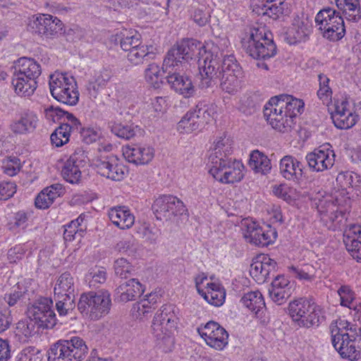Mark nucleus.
I'll return each mask as SVG.
<instances>
[{
	"label": "nucleus",
	"instance_id": "obj_21",
	"mask_svg": "<svg viewBox=\"0 0 361 361\" xmlns=\"http://www.w3.org/2000/svg\"><path fill=\"white\" fill-rule=\"evenodd\" d=\"M331 118L335 126L340 129H349L357 122V115L353 112V100H338L334 104Z\"/></svg>",
	"mask_w": 361,
	"mask_h": 361
},
{
	"label": "nucleus",
	"instance_id": "obj_57",
	"mask_svg": "<svg viewBox=\"0 0 361 361\" xmlns=\"http://www.w3.org/2000/svg\"><path fill=\"white\" fill-rule=\"evenodd\" d=\"M106 273L103 268H94L89 271L85 276L90 287H97L99 284L106 281Z\"/></svg>",
	"mask_w": 361,
	"mask_h": 361
},
{
	"label": "nucleus",
	"instance_id": "obj_20",
	"mask_svg": "<svg viewBox=\"0 0 361 361\" xmlns=\"http://www.w3.org/2000/svg\"><path fill=\"white\" fill-rule=\"evenodd\" d=\"M306 161L312 171L322 172L331 169L335 161V154L326 143L306 155Z\"/></svg>",
	"mask_w": 361,
	"mask_h": 361
},
{
	"label": "nucleus",
	"instance_id": "obj_48",
	"mask_svg": "<svg viewBox=\"0 0 361 361\" xmlns=\"http://www.w3.org/2000/svg\"><path fill=\"white\" fill-rule=\"evenodd\" d=\"M290 270L293 275L300 280L312 281L316 277L317 269L312 264H305L301 267H291Z\"/></svg>",
	"mask_w": 361,
	"mask_h": 361
},
{
	"label": "nucleus",
	"instance_id": "obj_27",
	"mask_svg": "<svg viewBox=\"0 0 361 361\" xmlns=\"http://www.w3.org/2000/svg\"><path fill=\"white\" fill-rule=\"evenodd\" d=\"M293 285L283 275L276 276L269 288L271 300L279 305L285 303L293 292Z\"/></svg>",
	"mask_w": 361,
	"mask_h": 361
},
{
	"label": "nucleus",
	"instance_id": "obj_32",
	"mask_svg": "<svg viewBox=\"0 0 361 361\" xmlns=\"http://www.w3.org/2000/svg\"><path fill=\"white\" fill-rule=\"evenodd\" d=\"M109 217L114 225L120 229H128L135 223V216L126 207H114L109 210Z\"/></svg>",
	"mask_w": 361,
	"mask_h": 361
},
{
	"label": "nucleus",
	"instance_id": "obj_63",
	"mask_svg": "<svg viewBox=\"0 0 361 361\" xmlns=\"http://www.w3.org/2000/svg\"><path fill=\"white\" fill-rule=\"evenodd\" d=\"M20 161L17 157H9L3 162L4 172L9 176L16 175L20 170Z\"/></svg>",
	"mask_w": 361,
	"mask_h": 361
},
{
	"label": "nucleus",
	"instance_id": "obj_62",
	"mask_svg": "<svg viewBox=\"0 0 361 361\" xmlns=\"http://www.w3.org/2000/svg\"><path fill=\"white\" fill-rule=\"evenodd\" d=\"M147 303V302L141 300L133 305L131 309V313L135 319L143 320L149 317L152 312V307L147 306L146 305Z\"/></svg>",
	"mask_w": 361,
	"mask_h": 361
},
{
	"label": "nucleus",
	"instance_id": "obj_61",
	"mask_svg": "<svg viewBox=\"0 0 361 361\" xmlns=\"http://www.w3.org/2000/svg\"><path fill=\"white\" fill-rule=\"evenodd\" d=\"M115 274L121 278H127L134 271L132 264L125 258H118L114 262Z\"/></svg>",
	"mask_w": 361,
	"mask_h": 361
},
{
	"label": "nucleus",
	"instance_id": "obj_12",
	"mask_svg": "<svg viewBox=\"0 0 361 361\" xmlns=\"http://www.w3.org/2000/svg\"><path fill=\"white\" fill-rule=\"evenodd\" d=\"M284 104L280 101V97H271L264 107V116L268 123L281 133L290 130L293 125V119L283 109Z\"/></svg>",
	"mask_w": 361,
	"mask_h": 361
},
{
	"label": "nucleus",
	"instance_id": "obj_30",
	"mask_svg": "<svg viewBox=\"0 0 361 361\" xmlns=\"http://www.w3.org/2000/svg\"><path fill=\"white\" fill-rule=\"evenodd\" d=\"M42 73L40 64L35 59L27 57L19 59L15 65L14 75L37 80Z\"/></svg>",
	"mask_w": 361,
	"mask_h": 361
},
{
	"label": "nucleus",
	"instance_id": "obj_35",
	"mask_svg": "<svg viewBox=\"0 0 361 361\" xmlns=\"http://www.w3.org/2000/svg\"><path fill=\"white\" fill-rule=\"evenodd\" d=\"M276 262L268 257H263L262 260H257L250 266V274L257 281H265L271 270L274 269Z\"/></svg>",
	"mask_w": 361,
	"mask_h": 361
},
{
	"label": "nucleus",
	"instance_id": "obj_34",
	"mask_svg": "<svg viewBox=\"0 0 361 361\" xmlns=\"http://www.w3.org/2000/svg\"><path fill=\"white\" fill-rule=\"evenodd\" d=\"M337 8L344 18L353 23L361 20V6L360 0H335Z\"/></svg>",
	"mask_w": 361,
	"mask_h": 361
},
{
	"label": "nucleus",
	"instance_id": "obj_54",
	"mask_svg": "<svg viewBox=\"0 0 361 361\" xmlns=\"http://www.w3.org/2000/svg\"><path fill=\"white\" fill-rule=\"evenodd\" d=\"M337 292L340 297L341 305L353 310L354 305L360 300L355 299V294L353 290L348 286H341Z\"/></svg>",
	"mask_w": 361,
	"mask_h": 361
},
{
	"label": "nucleus",
	"instance_id": "obj_19",
	"mask_svg": "<svg viewBox=\"0 0 361 361\" xmlns=\"http://www.w3.org/2000/svg\"><path fill=\"white\" fill-rule=\"evenodd\" d=\"M197 331L206 343L212 348L221 350L228 345V334L217 322L210 321L204 326L198 327Z\"/></svg>",
	"mask_w": 361,
	"mask_h": 361
},
{
	"label": "nucleus",
	"instance_id": "obj_23",
	"mask_svg": "<svg viewBox=\"0 0 361 361\" xmlns=\"http://www.w3.org/2000/svg\"><path fill=\"white\" fill-rule=\"evenodd\" d=\"M94 166L99 174L115 181L123 180L128 172L126 166L113 157L98 159Z\"/></svg>",
	"mask_w": 361,
	"mask_h": 361
},
{
	"label": "nucleus",
	"instance_id": "obj_22",
	"mask_svg": "<svg viewBox=\"0 0 361 361\" xmlns=\"http://www.w3.org/2000/svg\"><path fill=\"white\" fill-rule=\"evenodd\" d=\"M85 152L80 148L76 149L70 156L62 169L63 177L67 182L72 184L80 182L82 177L81 169L85 165Z\"/></svg>",
	"mask_w": 361,
	"mask_h": 361
},
{
	"label": "nucleus",
	"instance_id": "obj_53",
	"mask_svg": "<svg viewBox=\"0 0 361 361\" xmlns=\"http://www.w3.org/2000/svg\"><path fill=\"white\" fill-rule=\"evenodd\" d=\"M146 81L154 88L159 87L161 82L162 73L159 66L154 63H150L145 71Z\"/></svg>",
	"mask_w": 361,
	"mask_h": 361
},
{
	"label": "nucleus",
	"instance_id": "obj_28",
	"mask_svg": "<svg viewBox=\"0 0 361 361\" xmlns=\"http://www.w3.org/2000/svg\"><path fill=\"white\" fill-rule=\"evenodd\" d=\"M286 5L285 0H254L253 11L259 16L276 18L283 13Z\"/></svg>",
	"mask_w": 361,
	"mask_h": 361
},
{
	"label": "nucleus",
	"instance_id": "obj_51",
	"mask_svg": "<svg viewBox=\"0 0 361 361\" xmlns=\"http://www.w3.org/2000/svg\"><path fill=\"white\" fill-rule=\"evenodd\" d=\"M137 233L150 243H157L161 235L160 229L154 226H151L146 223H144L137 227Z\"/></svg>",
	"mask_w": 361,
	"mask_h": 361
},
{
	"label": "nucleus",
	"instance_id": "obj_42",
	"mask_svg": "<svg viewBox=\"0 0 361 361\" xmlns=\"http://www.w3.org/2000/svg\"><path fill=\"white\" fill-rule=\"evenodd\" d=\"M249 166L255 172L262 174L268 173L271 168L268 157L258 150H255L251 153Z\"/></svg>",
	"mask_w": 361,
	"mask_h": 361
},
{
	"label": "nucleus",
	"instance_id": "obj_1",
	"mask_svg": "<svg viewBox=\"0 0 361 361\" xmlns=\"http://www.w3.org/2000/svg\"><path fill=\"white\" fill-rule=\"evenodd\" d=\"M219 47L212 44L204 46L201 42L194 39H183L176 46L172 47L166 54L162 68L164 71H170L176 66H187V61L194 57H198V66L201 75L209 76L211 79L214 74V65L216 64L214 54Z\"/></svg>",
	"mask_w": 361,
	"mask_h": 361
},
{
	"label": "nucleus",
	"instance_id": "obj_3",
	"mask_svg": "<svg viewBox=\"0 0 361 361\" xmlns=\"http://www.w3.org/2000/svg\"><path fill=\"white\" fill-rule=\"evenodd\" d=\"M178 318L172 305H164L156 312L151 326L157 346L162 351L172 350L174 345V331Z\"/></svg>",
	"mask_w": 361,
	"mask_h": 361
},
{
	"label": "nucleus",
	"instance_id": "obj_49",
	"mask_svg": "<svg viewBox=\"0 0 361 361\" xmlns=\"http://www.w3.org/2000/svg\"><path fill=\"white\" fill-rule=\"evenodd\" d=\"M56 300V308L59 316L63 317L71 312L75 307V296L63 295L54 297Z\"/></svg>",
	"mask_w": 361,
	"mask_h": 361
},
{
	"label": "nucleus",
	"instance_id": "obj_18",
	"mask_svg": "<svg viewBox=\"0 0 361 361\" xmlns=\"http://www.w3.org/2000/svg\"><path fill=\"white\" fill-rule=\"evenodd\" d=\"M29 27L32 32L38 35L51 38L63 28L62 22L56 17L49 14L34 16L30 21Z\"/></svg>",
	"mask_w": 361,
	"mask_h": 361
},
{
	"label": "nucleus",
	"instance_id": "obj_33",
	"mask_svg": "<svg viewBox=\"0 0 361 361\" xmlns=\"http://www.w3.org/2000/svg\"><path fill=\"white\" fill-rule=\"evenodd\" d=\"M233 142L226 135L220 136L214 142V146L209 157V166L214 165L216 159L225 161L228 159V156L232 153Z\"/></svg>",
	"mask_w": 361,
	"mask_h": 361
},
{
	"label": "nucleus",
	"instance_id": "obj_39",
	"mask_svg": "<svg viewBox=\"0 0 361 361\" xmlns=\"http://www.w3.org/2000/svg\"><path fill=\"white\" fill-rule=\"evenodd\" d=\"M154 55L152 46L142 44L128 52L126 57L132 65L137 66L153 59Z\"/></svg>",
	"mask_w": 361,
	"mask_h": 361
},
{
	"label": "nucleus",
	"instance_id": "obj_11",
	"mask_svg": "<svg viewBox=\"0 0 361 361\" xmlns=\"http://www.w3.org/2000/svg\"><path fill=\"white\" fill-rule=\"evenodd\" d=\"M212 105L198 103L193 111L187 112L178 122L177 129L181 133H191L202 129L214 119Z\"/></svg>",
	"mask_w": 361,
	"mask_h": 361
},
{
	"label": "nucleus",
	"instance_id": "obj_16",
	"mask_svg": "<svg viewBox=\"0 0 361 361\" xmlns=\"http://www.w3.org/2000/svg\"><path fill=\"white\" fill-rule=\"evenodd\" d=\"M242 226L245 240L255 245L267 246L276 239V231L269 226L264 228L256 222L245 219Z\"/></svg>",
	"mask_w": 361,
	"mask_h": 361
},
{
	"label": "nucleus",
	"instance_id": "obj_6",
	"mask_svg": "<svg viewBox=\"0 0 361 361\" xmlns=\"http://www.w3.org/2000/svg\"><path fill=\"white\" fill-rule=\"evenodd\" d=\"M88 353L85 341L78 336L59 340L48 350V361H82Z\"/></svg>",
	"mask_w": 361,
	"mask_h": 361
},
{
	"label": "nucleus",
	"instance_id": "obj_10",
	"mask_svg": "<svg viewBox=\"0 0 361 361\" xmlns=\"http://www.w3.org/2000/svg\"><path fill=\"white\" fill-rule=\"evenodd\" d=\"M315 23L319 26L324 38L336 42L345 34L344 20L340 11L326 7L319 11L315 17Z\"/></svg>",
	"mask_w": 361,
	"mask_h": 361
},
{
	"label": "nucleus",
	"instance_id": "obj_26",
	"mask_svg": "<svg viewBox=\"0 0 361 361\" xmlns=\"http://www.w3.org/2000/svg\"><path fill=\"white\" fill-rule=\"evenodd\" d=\"M123 155L130 163L144 165L150 162L154 156V149L146 145H132L123 147Z\"/></svg>",
	"mask_w": 361,
	"mask_h": 361
},
{
	"label": "nucleus",
	"instance_id": "obj_4",
	"mask_svg": "<svg viewBox=\"0 0 361 361\" xmlns=\"http://www.w3.org/2000/svg\"><path fill=\"white\" fill-rule=\"evenodd\" d=\"M264 27H252L242 38L243 49L255 59H267L276 54V47Z\"/></svg>",
	"mask_w": 361,
	"mask_h": 361
},
{
	"label": "nucleus",
	"instance_id": "obj_41",
	"mask_svg": "<svg viewBox=\"0 0 361 361\" xmlns=\"http://www.w3.org/2000/svg\"><path fill=\"white\" fill-rule=\"evenodd\" d=\"M120 45L126 52L142 45L140 35L135 30H123L120 32Z\"/></svg>",
	"mask_w": 361,
	"mask_h": 361
},
{
	"label": "nucleus",
	"instance_id": "obj_14",
	"mask_svg": "<svg viewBox=\"0 0 361 361\" xmlns=\"http://www.w3.org/2000/svg\"><path fill=\"white\" fill-rule=\"evenodd\" d=\"M214 165L209 166V173L218 181L228 184L241 180L243 177V164L231 158L221 161L216 159Z\"/></svg>",
	"mask_w": 361,
	"mask_h": 361
},
{
	"label": "nucleus",
	"instance_id": "obj_25",
	"mask_svg": "<svg viewBox=\"0 0 361 361\" xmlns=\"http://www.w3.org/2000/svg\"><path fill=\"white\" fill-rule=\"evenodd\" d=\"M312 31V25L307 18L296 16L285 32V40L290 44L305 42Z\"/></svg>",
	"mask_w": 361,
	"mask_h": 361
},
{
	"label": "nucleus",
	"instance_id": "obj_56",
	"mask_svg": "<svg viewBox=\"0 0 361 361\" xmlns=\"http://www.w3.org/2000/svg\"><path fill=\"white\" fill-rule=\"evenodd\" d=\"M317 207L323 217L327 216L331 221H336L339 215H343V212L338 211V207L332 201L321 202Z\"/></svg>",
	"mask_w": 361,
	"mask_h": 361
},
{
	"label": "nucleus",
	"instance_id": "obj_40",
	"mask_svg": "<svg viewBox=\"0 0 361 361\" xmlns=\"http://www.w3.org/2000/svg\"><path fill=\"white\" fill-rule=\"evenodd\" d=\"M200 295L208 303L219 307L224 302L226 292L219 283L214 282Z\"/></svg>",
	"mask_w": 361,
	"mask_h": 361
},
{
	"label": "nucleus",
	"instance_id": "obj_64",
	"mask_svg": "<svg viewBox=\"0 0 361 361\" xmlns=\"http://www.w3.org/2000/svg\"><path fill=\"white\" fill-rule=\"evenodd\" d=\"M191 17L197 25L202 27L209 22L210 15L206 8L202 6L201 8H194Z\"/></svg>",
	"mask_w": 361,
	"mask_h": 361
},
{
	"label": "nucleus",
	"instance_id": "obj_43",
	"mask_svg": "<svg viewBox=\"0 0 361 361\" xmlns=\"http://www.w3.org/2000/svg\"><path fill=\"white\" fill-rule=\"evenodd\" d=\"M279 97H280V101L284 104L283 109L293 120L304 111V102L302 100L288 94H281Z\"/></svg>",
	"mask_w": 361,
	"mask_h": 361
},
{
	"label": "nucleus",
	"instance_id": "obj_2",
	"mask_svg": "<svg viewBox=\"0 0 361 361\" xmlns=\"http://www.w3.org/2000/svg\"><path fill=\"white\" fill-rule=\"evenodd\" d=\"M331 343L334 348L343 358L352 361L357 360L360 357L359 334L348 321L338 319L334 321L329 326Z\"/></svg>",
	"mask_w": 361,
	"mask_h": 361
},
{
	"label": "nucleus",
	"instance_id": "obj_9",
	"mask_svg": "<svg viewBox=\"0 0 361 361\" xmlns=\"http://www.w3.org/2000/svg\"><path fill=\"white\" fill-rule=\"evenodd\" d=\"M213 59H215L216 62L214 67V74L212 78L205 75H201L199 87L201 89H208L213 87L219 78L228 77L232 75L241 78L243 77V70L235 57L233 55L224 56L222 51L219 50L214 54Z\"/></svg>",
	"mask_w": 361,
	"mask_h": 361
},
{
	"label": "nucleus",
	"instance_id": "obj_59",
	"mask_svg": "<svg viewBox=\"0 0 361 361\" xmlns=\"http://www.w3.org/2000/svg\"><path fill=\"white\" fill-rule=\"evenodd\" d=\"M70 137V132L67 130L66 126H60L51 135L50 140L52 145L56 147H61L68 142Z\"/></svg>",
	"mask_w": 361,
	"mask_h": 361
},
{
	"label": "nucleus",
	"instance_id": "obj_8",
	"mask_svg": "<svg viewBox=\"0 0 361 361\" xmlns=\"http://www.w3.org/2000/svg\"><path fill=\"white\" fill-rule=\"evenodd\" d=\"M49 84L52 97L58 102L70 106H74L78 102V85L72 75L55 72L50 75Z\"/></svg>",
	"mask_w": 361,
	"mask_h": 361
},
{
	"label": "nucleus",
	"instance_id": "obj_52",
	"mask_svg": "<svg viewBox=\"0 0 361 361\" xmlns=\"http://www.w3.org/2000/svg\"><path fill=\"white\" fill-rule=\"evenodd\" d=\"M39 327L37 323L29 316L27 319L17 323L16 329L18 334L28 338L37 334Z\"/></svg>",
	"mask_w": 361,
	"mask_h": 361
},
{
	"label": "nucleus",
	"instance_id": "obj_15",
	"mask_svg": "<svg viewBox=\"0 0 361 361\" xmlns=\"http://www.w3.org/2000/svg\"><path fill=\"white\" fill-rule=\"evenodd\" d=\"M152 209L157 219L170 220L187 212L183 202L173 195H163L154 202Z\"/></svg>",
	"mask_w": 361,
	"mask_h": 361
},
{
	"label": "nucleus",
	"instance_id": "obj_58",
	"mask_svg": "<svg viewBox=\"0 0 361 361\" xmlns=\"http://www.w3.org/2000/svg\"><path fill=\"white\" fill-rule=\"evenodd\" d=\"M77 221H71L68 224L64 226L63 238L66 241H72L75 239L79 240L83 236L85 231V227L78 228Z\"/></svg>",
	"mask_w": 361,
	"mask_h": 361
},
{
	"label": "nucleus",
	"instance_id": "obj_45",
	"mask_svg": "<svg viewBox=\"0 0 361 361\" xmlns=\"http://www.w3.org/2000/svg\"><path fill=\"white\" fill-rule=\"evenodd\" d=\"M110 80L107 71H102L94 75L87 85V90L90 97L96 98L99 92L104 89Z\"/></svg>",
	"mask_w": 361,
	"mask_h": 361
},
{
	"label": "nucleus",
	"instance_id": "obj_60",
	"mask_svg": "<svg viewBox=\"0 0 361 361\" xmlns=\"http://www.w3.org/2000/svg\"><path fill=\"white\" fill-rule=\"evenodd\" d=\"M42 352L32 346L24 348L18 355V361H42Z\"/></svg>",
	"mask_w": 361,
	"mask_h": 361
},
{
	"label": "nucleus",
	"instance_id": "obj_55",
	"mask_svg": "<svg viewBox=\"0 0 361 361\" xmlns=\"http://www.w3.org/2000/svg\"><path fill=\"white\" fill-rule=\"evenodd\" d=\"M343 243L345 246L350 243H361V225L350 224L347 226L343 233Z\"/></svg>",
	"mask_w": 361,
	"mask_h": 361
},
{
	"label": "nucleus",
	"instance_id": "obj_44",
	"mask_svg": "<svg viewBox=\"0 0 361 361\" xmlns=\"http://www.w3.org/2000/svg\"><path fill=\"white\" fill-rule=\"evenodd\" d=\"M240 302L245 307L255 314L265 307L262 294L258 290L245 293Z\"/></svg>",
	"mask_w": 361,
	"mask_h": 361
},
{
	"label": "nucleus",
	"instance_id": "obj_5",
	"mask_svg": "<svg viewBox=\"0 0 361 361\" xmlns=\"http://www.w3.org/2000/svg\"><path fill=\"white\" fill-rule=\"evenodd\" d=\"M288 312L293 321L300 327L318 326L324 320L322 309L302 298L291 301Z\"/></svg>",
	"mask_w": 361,
	"mask_h": 361
},
{
	"label": "nucleus",
	"instance_id": "obj_46",
	"mask_svg": "<svg viewBox=\"0 0 361 361\" xmlns=\"http://www.w3.org/2000/svg\"><path fill=\"white\" fill-rule=\"evenodd\" d=\"M109 126L112 133L126 140H129L137 133H141V128L133 124L123 125L116 122H109Z\"/></svg>",
	"mask_w": 361,
	"mask_h": 361
},
{
	"label": "nucleus",
	"instance_id": "obj_24",
	"mask_svg": "<svg viewBox=\"0 0 361 361\" xmlns=\"http://www.w3.org/2000/svg\"><path fill=\"white\" fill-rule=\"evenodd\" d=\"M186 66H176L173 68H171L170 71H164L163 73H167V82L171 85V87L175 90L177 93L183 95L184 97H192L195 92V87L192 85V80L185 75H180V72L183 71Z\"/></svg>",
	"mask_w": 361,
	"mask_h": 361
},
{
	"label": "nucleus",
	"instance_id": "obj_50",
	"mask_svg": "<svg viewBox=\"0 0 361 361\" xmlns=\"http://www.w3.org/2000/svg\"><path fill=\"white\" fill-rule=\"evenodd\" d=\"M220 88L225 93L235 94L241 88V80L239 78L232 75L220 77Z\"/></svg>",
	"mask_w": 361,
	"mask_h": 361
},
{
	"label": "nucleus",
	"instance_id": "obj_17",
	"mask_svg": "<svg viewBox=\"0 0 361 361\" xmlns=\"http://www.w3.org/2000/svg\"><path fill=\"white\" fill-rule=\"evenodd\" d=\"M51 300L44 298L36 301L28 308V314L37 325L43 329H51L56 324V317L52 309Z\"/></svg>",
	"mask_w": 361,
	"mask_h": 361
},
{
	"label": "nucleus",
	"instance_id": "obj_36",
	"mask_svg": "<svg viewBox=\"0 0 361 361\" xmlns=\"http://www.w3.org/2000/svg\"><path fill=\"white\" fill-rule=\"evenodd\" d=\"M143 292L142 284L135 279L121 284L116 289L117 294H120V300L125 302L135 300Z\"/></svg>",
	"mask_w": 361,
	"mask_h": 361
},
{
	"label": "nucleus",
	"instance_id": "obj_31",
	"mask_svg": "<svg viewBox=\"0 0 361 361\" xmlns=\"http://www.w3.org/2000/svg\"><path fill=\"white\" fill-rule=\"evenodd\" d=\"M38 118L32 111H26L16 117L11 123L10 128L15 134L32 133L37 127Z\"/></svg>",
	"mask_w": 361,
	"mask_h": 361
},
{
	"label": "nucleus",
	"instance_id": "obj_47",
	"mask_svg": "<svg viewBox=\"0 0 361 361\" xmlns=\"http://www.w3.org/2000/svg\"><path fill=\"white\" fill-rule=\"evenodd\" d=\"M319 80V90L317 94L322 102L328 106L332 101L333 92L329 86L330 79L324 74H319L318 75Z\"/></svg>",
	"mask_w": 361,
	"mask_h": 361
},
{
	"label": "nucleus",
	"instance_id": "obj_7",
	"mask_svg": "<svg viewBox=\"0 0 361 361\" xmlns=\"http://www.w3.org/2000/svg\"><path fill=\"white\" fill-rule=\"evenodd\" d=\"M111 300L110 293L106 290L90 291L80 295L78 308L85 316L92 320H98L107 314Z\"/></svg>",
	"mask_w": 361,
	"mask_h": 361
},
{
	"label": "nucleus",
	"instance_id": "obj_37",
	"mask_svg": "<svg viewBox=\"0 0 361 361\" xmlns=\"http://www.w3.org/2000/svg\"><path fill=\"white\" fill-rule=\"evenodd\" d=\"M11 85L16 94L21 97H30L37 87V80L13 75Z\"/></svg>",
	"mask_w": 361,
	"mask_h": 361
},
{
	"label": "nucleus",
	"instance_id": "obj_38",
	"mask_svg": "<svg viewBox=\"0 0 361 361\" xmlns=\"http://www.w3.org/2000/svg\"><path fill=\"white\" fill-rule=\"evenodd\" d=\"M74 279L68 272L63 273L56 280L54 292V297L75 296Z\"/></svg>",
	"mask_w": 361,
	"mask_h": 361
},
{
	"label": "nucleus",
	"instance_id": "obj_13",
	"mask_svg": "<svg viewBox=\"0 0 361 361\" xmlns=\"http://www.w3.org/2000/svg\"><path fill=\"white\" fill-rule=\"evenodd\" d=\"M284 104L280 101V97H271L264 107V116L268 123L281 133L290 130L293 125V119L283 109Z\"/></svg>",
	"mask_w": 361,
	"mask_h": 361
},
{
	"label": "nucleus",
	"instance_id": "obj_29",
	"mask_svg": "<svg viewBox=\"0 0 361 361\" xmlns=\"http://www.w3.org/2000/svg\"><path fill=\"white\" fill-rule=\"evenodd\" d=\"M280 173L288 180L299 181L302 177L303 165L296 158L287 155L280 161Z\"/></svg>",
	"mask_w": 361,
	"mask_h": 361
}]
</instances>
